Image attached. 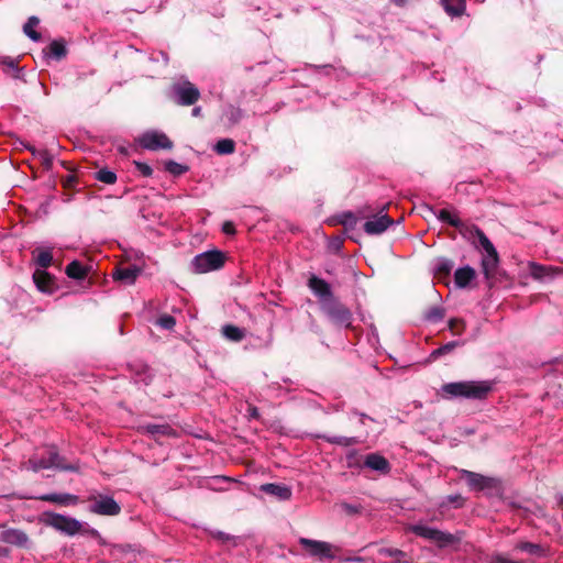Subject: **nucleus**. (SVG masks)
Returning a JSON list of instances; mask_svg holds the SVG:
<instances>
[{
  "label": "nucleus",
  "instance_id": "f257e3e1",
  "mask_svg": "<svg viewBox=\"0 0 563 563\" xmlns=\"http://www.w3.org/2000/svg\"><path fill=\"white\" fill-rule=\"evenodd\" d=\"M492 389V383L487 380H462L444 384L440 389V395L444 399H484Z\"/></svg>",
  "mask_w": 563,
  "mask_h": 563
},
{
  "label": "nucleus",
  "instance_id": "f03ea898",
  "mask_svg": "<svg viewBox=\"0 0 563 563\" xmlns=\"http://www.w3.org/2000/svg\"><path fill=\"white\" fill-rule=\"evenodd\" d=\"M225 256L218 250L203 252L192 260V268L197 274H205L219 269L223 266Z\"/></svg>",
  "mask_w": 563,
  "mask_h": 563
},
{
  "label": "nucleus",
  "instance_id": "7ed1b4c3",
  "mask_svg": "<svg viewBox=\"0 0 563 563\" xmlns=\"http://www.w3.org/2000/svg\"><path fill=\"white\" fill-rule=\"evenodd\" d=\"M474 230L477 234L482 247L486 252L485 257L482 260L483 273L486 278H490L494 275L499 262L497 251L482 230Z\"/></svg>",
  "mask_w": 563,
  "mask_h": 563
},
{
  "label": "nucleus",
  "instance_id": "20e7f679",
  "mask_svg": "<svg viewBox=\"0 0 563 563\" xmlns=\"http://www.w3.org/2000/svg\"><path fill=\"white\" fill-rule=\"evenodd\" d=\"M300 545L303 548V550L309 554L310 556L317 558L319 560L323 559H334L336 555V552L339 551V548L325 542V541H318L312 540L308 538H300L299 539Z\"/></svg>",
  "mask_w": 563,
  "mask_h": 563
},
{
  "label": "nucleus",
  "instance_id": "39448f33",
  "mask_svg": "<svg viewBox=\"0 0 563 563\" xmlns=\"http://www.w3.org/2000/svg\"><path fill=\"white\" fill-rule=\"evenodd\" d=\"M137 144L148 151L172 150L174 144L163 132L150 130L136 139Z\"/></svg>",
  "mask_w": 563,
  "mask_h": 563
},
{
  "label": "nucleus",
  "instance_id": "423d86ee",
  "mask_svg": "<svg viewBox=\"0 0 563 563\" xmlns=\"http://www.w3.org/2000/svg\"><path fill=\"white\" fill-rule=\"evenodd\" d=\"M44 522L52 528L68 534L75 536L81 530V522L75 518L65 517L54 512H46Z\"/></svg>",
  "mask_w": 563,
  "mask_h": 563
},
{
  "label": "nucleus",
  "instance_id": "0eeeda50",
  "mask_svg": "<svg viewBox=\"0 0 563 563\" xmlns=\"http://www.w3.org/2000/svg\"><path fill=\"white\" fill-rule=\"evenodd\" d=\"M410 529L417 536L428 539V540L434 542L439 547H446L449 544H452V543L459 541V538H456L455 536L440 531L438 529H434V528H431L428 526L418 525V526L411 527Z\"/></svg>",
  "mask_w": 563,
  "mask_h": 563
},
{
  "label": "nucleus",
  "instance_id": "6e6552de",
  "mask_svg": "<svg viewBox=\"0 0 563 563\" xmlns=\"http://www.w3.org/2000/svg\"><path fill=\"white\" fill-rule=\"evenodd\" d=\"M461 478L465 479L473 490H496L500 483L497 478L484 476L471 471L462 470Z\"/></svg>",
  "mask_w": 563,
  "mask_h": 563
},
{
  "label": "nucleus",
  "instance_id": "1a4fd4ad",
  "mask_svg": "<svg viewBox=\"0 0 563 563\" xmlns=\"http://www.w3.org/2000/svg\"><path fill=\"white\" fill-rule=\"evenodd\" d=\"M52 467H58L62 470H70V471L76 470L70 466L60 465V463L58 461V455L53 450L48 451V457L34 456V457L30 459L29 462L26 463V468L32 470L34 472H38L41 470H47V468H52Z\"/></svg>",
  "mask_w": 563,
  "mask_h": 563
},
{
  "label": "nucleus",
  "instance_id": "9d476101",
  "mask_svg": "<svg viewBox=\"0 0 563 563\" xmlns=\"http://www.w3.org/2000/svg\"><path fill=\"white\" fill-rule=\"evenodd\" d=\"M174 91L177 97V102L181 106L194 104L200 97L199 90L189 81L175 85Z\"/></svg>",
  "mask_w": 563,
  "mask_h": 563
},
{
  "label": "nucleus",
  "instance_id": "9b49d317",
  "mask_svg": "<svg viewBox=\"0 0 563 563\" xmlns=\"http://www.w3.org/2000/svg\"><path fill=\"white\" fill-rule=\"evenodd\" d=\"M121 508L119 504L111 497L104 496L99 499H95V503L90 506V511L102 516H115L120 512Z\"/></svg>",
  "mask_w": 563,
  "mask_h": 563
},
{
  "label": "nucleus",
  "instance_id": "f8f14e48",
  "mask_svg": "<svg viewBox=\"0 0 563 563\" xmlns=\"http://www.w3.org/2000/svg\"><path fill=\"white\" fill-rule=\"evenodd\" d=\"M391 223L393 220L387 214L373 216L364 223V231L371 235L380 234L386 231Z\"/></svg>",
  "mask_w": 563,
  "mask_h": 563
},
{
  "label": "nucleus",
  "instance_id": "ddd939ff",
  "mask_svg": "<svg viewBox=\"0 0 563 563\" xmlns=\"http://www.w3.org/2000/svg\"><path fill=\"white\" fill-rule=\"evenodd\" d=\"M528 268H529L530 275L534 279H543L547 277H554L556 275L563 274V268H561V267L541 265L536 262H529Z\"/></svg>",
  "mask_w": 563,
  "mask_h": 563
},
{
  "label": "nucleus",
  "instance_id": "4468645a",
  "mask_svg": "<svg viewBox=\"0 0 563 563\" xmlns=\"http://www.w3.org/2000/svg\"><path fill=\"white\" fill-rule=\"evenodd\" d=\"M140 274L141 268H139L137 266H129L117 268L112 275L115 280H119L125 285H133L136 282Z\"/></svg>",
  "mask_w": 563,
  "mask_h": 563
},
{
  "label": "nucleus",
  "instance_id": "2eb2a0df",
  "mask_svg": "<svg viewBox=\"0 0 563 563\" xmlns=\"http://www.w3.org/2000/svg\"><path fill=\"white\" fill-rule=\"evenodd\" d=\"M3 542L24 548L29 543V538L25 532L18 529H8L1 533Z\"/></svg>",
  "mask_w": 563,
  "mask_h": 563
},
{
  "label": "nucleus",
  "instance_id": "dca6fc26",
  "mask_svg": "<svg viewBox=\"0 0 563 563\" xmlns=\"http://www.w3.org/2000/svg\"><path fill=\"white\" fill-rule=\"evenodd\" d=\"M476 272L471 266H464L455 271L454 283L459 288H465L475 279Z\"/></svg>",
  "mask_w": 563,
  "mask_h": 563
},
{
  "label": "nucleus",
  "instance_id": "f3484780",
  "mask_svg": "<svg viewBox=\"0 0 563 563\" xmlns=\"http://www.w3.org/2000/svg\"><path fill=\"white\" fill-rule=\"evenodd\" d=\"M33 279L38 290L43 292L53 291V278L47 272L43 269L35 271L33 274Z\"/></svg>",
  "mask_w": 563,
  "mask_h": 563
},
{
  "label": "nucleus",
  "instance_id": "a211bd4d",
  "mask_svg": "<svg viewBox=\"0 0 563 563\" xmlns=\"http://www.w3.org/2000/svg\"><path fill=\"white\" fill-rule=\"evenodd\" d=\"M262 490L277 497L280 500H287L291 497V489L285 485L265 484L262 485Z\"/></svg>",
  "mask_w": 563,
  "mask_h": 563
},
{
  "label": "nucleus",
  "instance_id": "6ab92c4d",
  "mask_svg": "<svg viewBox=\"0 0 563 563\" xmlns=\"http://www.w3.org/2000/svg\"><path fill=\"white\" fill-rule=\"evenodd\" d=\"M365 465L374 471L379 472H388L389 464L388 461L378 454H369L366 456Z\"/></svg>",
  "mask_w": 563,
  "mask_h": 563
},
{
  "label": "nucleus",
  "instance_id": "aec40b11",
  "mask_svg": "<svg viewBox=\"0 0 563 563\" xmlns=\"http://www.w3.org/2000/svg\"><path fill=\"white\" fill-rule=\"evenodd\" d=\"M42 500L59 505H76L78 497L71 494H47L41 497Z\"/></svg>",
  "mask_w": 563,
  "mask_h": 563
},
{
  "label": "nucleus",
  "instance_id": "412c9836",
  "mask_svg": "<svg viewBox=\"0 0 563 563\" xmlns=\"http://www.w3.org/2000/svg\"><path fill=\"white\" fill-rule=\"evenodd\" d=\"M438 218L442 221L449 222L451 225L459 229L462 235H466V232H464V229H467L466 224L463 223L455 213H452L451 211L443 209L439 212Z\"/></svg>",
  "mask_w": 563,
  "mask_h": 563
},
{
  "label": "nucleus",
  "instance_id": "4be33fe9",
  "mask_svg": "<svg viewBox=\"0 0 563 563\" xmlns=\"http://www.w3.org/2000/svg\"><path fill=\"white\" fill-rule=\"evenodd\" d=\"M311 290L320 297H329L331 295L330 286L318 277H311L309 280Z\"/></svg>",
  "mask_w": 563,
  "mask_h": 563
},
{
  "label": "nucleus",
  "instance_id": "5701e85b",
  "mask_svg": "<svg viewBox=\"0 0 563 563\" xmlns=\"http://www.w3.org/2000/svg\"><path fill=\"white\" fill-rule=\"evenodd\" d=\"M445 11L453 16H459L465 11V0H441Z\"/></svg>",
  "mask_w": 563,
  "mask_h": 563
},
{
  "label": "nucleus",
  "instance_id": "b1692460",
  "mask_svg": "<svg viewBox=\"0 0 563 563\" xmlns=\"http://www.w3.org/2000/svg\"><path fill=\"white\" fill-rule=\"evenodd\" d=\"M66 274L74 279H82L87 275V269L79 262L74 261L66 267Z\"/></svg>",
  "mask_w": 563,
  "mask_h": 563
},
{
  "label": "nucleus",
  "instance_id": "393cba45",
  "mask_svg": "<svg viewBox=\"0 0 563 563\" xmlns=\"http://www.w3.org/2000/svg\"><path fill=\"white\" fill-rule=\"evenodd\" d=\"M38 19L36 16H31L27 22L24 24L23 31L32 41H40L41 34L35 31V27L38 24Z\"/></svg>",
  "mask_w": 563,
  "mask_h": 563
},
{
  "label": "nucleus",
  "instance_id": "a878e982",
  "mask_svg": "<svg viewBox=\"0 0 563 563\" xmlns=\"http://www.w3.org/2000/svg\"><path fill=\"white\" fill-rule=\"evenodd\" d=\"M36 252H37L36 263L43 268L48 267L53 261V254H52L51 250L38 249Z\"/></svg>",
  "mask_w": 563,
  "mask_h": 563
},
{
  "label": "nucleus",
  "instance_id": "bb28decb",
  "mask_svg": "<svg viewBox=\"0 0 563 563\" xmlns=\"http://www.w3.org/2000/svg\"><path fill=\"white\" fill-rule=\"evenodd\" d=\"M222 332L225 338L233 341H241L245 336L244 331L234 325L223 327Z\"/></svg>",
  "mask_w": 563,
  "mask_h": 563
},
{
  "label": "nucleus",
  "instance_id": "cd10ccee",
  "mask_svg": "<svg viewBox=\"0 0 563 563\" xmlns=\"http://www.w3.org/2000/svg\"><path fill=\"white\" fill-rule=\"evenodd\" d=\"M144 430L153 435L163 434V435H172L174 434V430L168 426L164 424H147L144 427Z\"/></svg>",
  "mask_w": 563,
  "mask_h": 563
},
{
  "label": "nucleus",
  "instance_id": "c85d7f7f",
  "mask_svg": "<svg viewBox=\"0 0 563 563\" xmlns=\"http://www.w3.org/2000/svg\"><path fill=\"white\" fill-rule=\"evenodd\" d=\"M379 553L385 556L394 558L398 563H406V553L399 549L384 548Z\"/></svg>",
  "mask_w": 563,
  "mask_h": 563
},
{
  "label": "nucleus",
  "instance_id": "c756f323",
  "mask_svg": "<svg viewBox=\"0 0 563 563\" xmlns=\"http://www.w3.org/2000/svg\"><path fill=\"white\" fill-rule=\"evenodd\" d=\"M330 317L340 324H343L349 322L350 312L343 307H338L330 312Z\"/></svg>",
  "mask_w": 563,
  "mask_h": 563
},
{
  "label": "nucleus",
  "instance_id": "7c9ffc66",
  "mask_svg": "<svg viewBox=\"0 0 563 563\" xmlns=\"http://www.w3.org/2000/svg\"><path fill=\"white\" fill-rule=\"evenodd\" d=\"M214 148L219 154H231L234 152V142L230 139H223L216 144Z\"/></svg>",
  "mask_w": 563,
  "mask_h": 563
},
{
  "label": "nucleus",
  "instance_id": "2f4dec72",
  "mask_svg": "<svg viewBox=\"0 0 563 563\" xmlns=\"http://www.w3.org/2000/svg\"><path fill=\"white\" fill-rule=\"evenodd\" d=\"M49 53L57 59L63 58L66 55L65 44L60 41H53L49 44Z\"/></svg>",
  "mask_w": 563,
  "mask_h": 563
},
{
  "label": "nucleus",
  "instance_id": "473e14b6",
  "mask_svg": "<svg viewBox=\"0 0 563 563\" xmlns=\"http://www.w3.org/2000/svg\"><path fill=\"white\" fill-rule=\"evenodd\" d=\"M96 177L98 180L108 185L114 184L117 180V175L109 169H100L97 172Z\"/></svg>",
  "mask_w": 563,
  "mask_h": 563
},
{
  "label": "nucleus",
  "instance_id": "72a5a7b5",
  "mask_svg": "<svg viewBox=\"0 0 563 563\" xmlns=\"http://www.w3.org/2000/svg\"><path fill=\"white\" fill-rule=\"evenodd\" d=\"M328 441L331 443H335L342 446H350L357 443L355 438H346V437H332L328 438Z\"/></svg>",
  "mask_w": 563,
  "mask_h": 563
},
{
  "label": "nucleus",
  "instance_id": "f704fd0d",
  "mask_svg": "<svg viewBox=\"0 0 563 563\" xmlns=\"http://www.w3.org/2000/svg\"><path fill=\"white\" fill-rule=\"evenodd\" d=\"M165 167L169 173H172L174 175H180V174L185 173V170H186L185 166H183L176 162H173V161L166 162Z\"/></svg>",
  "mask_w": 563,
  "mask_h": 563
},
{
  "label": "nucleus",
  "instance_id": "c9c22d12",
  "mask_svg": "<svg viewBox=\"0 0 563 563\" xmlns=\"http://www.w3.org/2000/svg\"><path fill=\"white\" fill-rule=\"evenodd\" d=\"M449 328L453 332V334L459 335V334H461L464 331L465 324H464V322L462 320L452 319L449 322Z\"/></svg>",
  "mask_w": 563,
  "mask_h": 563
},
{
  "label": "nucleus",
  "instance_id": "e433bc0d",
  "mask_svg": "<svg viewBox=\"0 0 563 563\" xmlns=\"http://www.w3.org/2000/svg\"><path fill=\"white\" fill-rule=\"evenodd\" d=\"M457 345H459L457 342H450V343H448V344H445V345L434 350L431 355L433 357L443 355L445 353H449V352L453 351Z\"/></svg>",
  "mask_w": 563,
  "mask_h": 563
},
{
  "label": "nucleus",
  "instance_id": "4c0bfd02",
  "mask_svg": "<svg viewBox=\"0 0 563 563\" xmlns=\"http://www.w3.org/2000/svg\"><path fill=\"white\" fill-rule=\"evenodd\" d=\"M157 323L164 329H173L176 321L172 316H163L157 320Z\"/></svg>",
  "mask_w": 563,
  "mask_h": 563
},
{
  "label": "nucleus",
  "instance_id": "58836bf2",
  "mask_svg": "<svg viewBox=\"0 0 563 563\" xmlns=\"http://www.w3.org/2000/svg\"><path fill=\"white\" fill-rule=\"evenodd\" d=\"M137 170L145 177H150L153 174V169L150 165L142 162H134Z\"/></svg>",
  "mask_w": 563,
  "mask_h": 563
},
{
  "label": "nucleus",
  "instance_id": "ea45409f",
  "mask_svg": "<svg viewBox=\"0 0 563 563\" xmlns=\"http://www.w3.org/2000/svg\"><path fill=\"white\" fill-rule=\"evenodd\" d=\"M443 316H444V313H443L442 309L433 308L428 312L427 318L430 321H438V320H441L443 318Z\"/></svg>",
  "mask_w": 563,
  "mask_h": 563
},
{
  "label": "nucleus",
  "instance_id": "a19ab883",
  "mask_svg": "<svg viewBox=\"0 0 563 563\" xmlns=\"http://www.w3.org/2000/svg\"><path fill=\"white\" fill-rule=\"evenodd\" d=\"M355 222H356V219H355L354 214L351 212H345L340 216V223H342L344 225H353V224H355Z\"/></svg>",
  "mask_w": 563,
  "mask_h": 563
},
{
  "label": "nucleus",
  "instance_id": "79ce46f5",
  "mask_svg": "<svg viewBox=\"0 0 563 563\" xmlns=\"http://www.w3.org/2000/svg\"><path fill=\"white\" fill-rule=\"evenodd\" d=\"M222 231L225 234L233 235L235 233V228H234L233 222H231V221L224 222L222 225Z\"/></svg>",
  "mask_w": 563,
  "mask_h": 563
},
{
  "label": "nucleus",
  "instance_id": "37998d69",
  "mask_svg": "<svg viewBox=\"0 0 563 563\" xmlns=\"http://www.w3.org/2000/svg\"><path fill=\"white\" fill-rule=\"evenodd\" d=\"M466 228L467 229H464V232H466V235H464L465 238L471 239L473 236H477V234L474 230V229H478L477 227L466 224Z\"/></svg>",
  "mask_w": 563,
  "mask_h": 563
},
{
  "label": "nucleus",
  "instance_id": "c03bdc74",
  "mask_svg": "<svg viewBox=\"0 0 563 563\" xmlns=\"http://www.w3.org/2000/svg\"><path fill=\"white\" fill-rule=\"evenodd\" d=\"M519 548L521 550L529 551V552H533L537 549V547L534 544H531V543H522V544L519 545Z\"/></svg>",
  "mask_w": 563,
  "mask_h": 563
},
{
  "label": "nucleus",
  "instance_id": "a18cd8bd",
  "mask_svg": "<svg viewBox=\"0 0 563 563\" xmlns=\"http://www.w3.org/2000/svg\"><path fill=\"white\" fill-rule=\"evenodd\" d=\"M250 415L254 418L258 417V411L255 407L250 408Z\"/></svg>",
  "mask_w": 563,
  "mask_h": 563
},
{
  "label": "nucleus",
  "instance_id": "49530a36",
  "mask_svg": "<svg viewBox=\"0 0 563 563\" xmlns=\"http://www.w3.org/2000/svg\"><path fill=\"white\" fill-rule=\"evenodd\" d=\"M201 113V108L200 107H196L192 109V115L194 117H199Z\"/></svg>",
  "mask_w": 563,
  "mask_h": 563
},
{
  "label": "nucleus",
  "instance_id": "de8ad7c7",
  "mask_svg": "<svg viewBox=\"0 0 563 563\" xmlns=\"http://www.w3.org/2000/svg\"><path fill=\"white\" fill-rule=\"evenodd\" d=\"M407 0H395V3L397 5H404L406 3Z\"/></svg>",
  "mask_w": 563,
  "mask_h": 563
},
{
  "label": "nucleus",
  "instance_id": "09e8293b",
  "mask_svg": "<svg viewBox=\"0 0 563 563\" xmlns=\"http://www.w3.org/2000/svg\"><path fill=\"white\" fill-rule=\"evenodd\" d=\"M8 551L5 549H0V554L7 555Z\"/></svg>",
  "mask_w": 563,
  "mask_h": 563
}]
</instances>
